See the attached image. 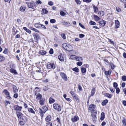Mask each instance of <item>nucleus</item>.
Segmentation results:
<instances>
[{"instance_id": "nucleus-1", "label": "nucleus", "mask_w": 126, "mask_h": 126, "mask_svg": "<svg viewBox=\"0 0 126 126\" xmlns=\"http://www.w3.org/2000/svg\"><path fill=\"white\" fill-rule=\"evenodd\" d=\"M62 47L63 48L69 52L72 51L73 50L72 46L68 44H63L62 45Z\"/></svg>"}, {"instance_id": "nucleus-2", "label": "nucleus", "mask_w": 126, "mask_h": 126, "mask_svg": "<svg viewBox=\"0 0 126 126\" xmlns=\"http://www.w3.org/2000/svg\"><path fill=\"white\" fill-rule=\"evenodd\" d=\"M53 107L54 109L58 111H60L61 110V106L58 104H54L53 105Z\"/></svg>"}, {"instance_id": "nucleus-3", "label": "nucleus", "mask_w": 126, "mask_h": 126, "mask_svg": "<svg viewBox=\"0 0 126 126\" xmlns=\"http://www.w3.org/2000/svg\"><path fill=\"white\" fill-rule=\"evenodd\" d=\"M16 113L18 118L20 119L21 118L22 119L24 118L26 119V117L25 116H24L23 114L21 112L17 111L16 112Z\"/></svg>"}, {"instance_id": "nucleus-4", "label": "nucleus", "mask_w": 126, "mask_h": 126, "mask_svg": "<svg viewBox=\"0 0 126 126\" xmlns=\"http://www.w3.org/2000/svg\"><path fill=\"white\" fill-rule=\"evenodd\" d=\"M55 65L54 63H49L47 65V68L48 69H54L55 68Z\"/></svg>"}, {"instance_id": "nucleus-5", "label": "nucleus", "mask_w": 126, "mask_h": 126, "mask_svg": "<svg viewBox=\"0 0 126 126\" xmlns=\"http://www.w3.org/2000/svg\"><path fill=\"white\" fill-rule=\"evenodd\" d=\"M95 106L93 104H91L89 105V107L88 109V111L91 112L92 111L94 110L95 108Z\"/></svg>"}, {"instance_id": "nucleus-6", "label": "nucleus", "mask_w": 126, "mask_h": 126, "mask_svg": "<svg viewBox=\"0 0 126 126\" xmlns=\"http://www.w3.org/2000/svg\"><path fill=\"white\" fill-rule=\"evenodd\" d=\"M13 108L14 110H15L20 111L21 110L22 107L21 106H19L18 105H15L13 106Z\"/></svg>"}, {"instance_id": "nucleus-7", "label": "nucleus", "mask_w": 126, "mask_h": 126, "mask_svg": "<svg viewBox=\"0 0 126 126\" xmlns=\"http://www.w3.org/2000/svg\"><path fill=\"white\" fill-rule=\"evenodd\" d=\"M6 95V98L8 99H10L11 97L10 95V93L6 90H4L3 91Z\"/></svg>"}, {"instance_id": "nucleus-8", "label": "nucleus", "mask_w": 126, "mask_h": 126, "mask_svg": "<svg viewBox=\"0 0 126 126\" xmlns=\"http://www.w3.org/2000/svg\"><path fill=\"white\" fill-rule=\"evenodd\" d=\"M60 75L62 78L65 81L67 80V78L66 75L64 73L61 72L60 73Z\"/></svg>"}, {"instance_id": "nucleus-9", "label": "nucleus", "mask_w": 126, "mask_h": 126, "mask_svg": "<svg viewBox=\"0 0 126 126\" xmlns=\"http://www.w3.org/2000/svg\"><path fill=\"white\" fill-rule=\"evenodd\" d=\"M97 114L96 111L94 112H92L91 115L93 118V120L94 121H96V115Z\"/></svg>"}, {"instance_id": "nucleus-10", "label": "nucleus", "mask_w": 126, "mask_h": 126, "mask_svg": "<svg viewBox=\"0 0 126 126\" xmlns=\"http://www.w3.org/2000/svg\"><path fill=\"white\" fill-rule=\"evenodd\" d=\"M79 119V118L77 115L73 116L71 119L72 121L73 122H77Z\"/></svg>"}, {"instance_id": "nucleus-11", "label": "nucleus", "mask_w": 126, "mask_h": 126, "mask_svg": "<svg viewBox=\"0 0 126 126\" xmlns=\"http://www.w3.org/2000/svg\"><path fill=\"white\" fill-rule=\"evenodd\" d=\"M106 23V21L103 20H101L99 22V25L102 26H104Z\"/></svg>"}, {"instance_id": "nucleus-12", "label": "nucleus", "mask_w": 126, "mask_h": 126, "mask_svg": "<svg viewBox=\"0 0 126 126\" xmlns=\"http://www.w3.org/2000/svg\"><path fill=\"white\" fill-rule=\"evenodd\" d=\"M115 28L117 29L120 26V23L118 20H116L115 22Z\"/></svg>"}, {"instance_id": "nucleus-13", "label": "nucleus", "mask_w": 126, "mask_h": 126, "mask_svg": "<svg viewBox=\"0 0 126 126\" xmlns=\"http://www.w3.org/2000/svg\"><path fill=\"white\" fill-rule=\"evenodd\" d=\"M35 95H36V98L37 100H40L42 99V95L40 93L37 94L36 93L35 94Z\"/></svg>"}, {"instance_id": "nucleus-14", "label": "nucleus", "mask_w": 126, "mask_h": 126, "mask_svg": "<svg viewBox=\"0 0 126 126\" xmlns=\"http://www.w3.org/2000/svg\"><path fill=\"white\" fill-rule=\"evenodd\" d=\"M28 110L29 112L33 114H35V110L34 109L28 108Z\"/></svg>"}, {"instance_id": "nucleus-15", "label": "nucleus", "mask_w": 126, "mask_h": 126, "mask_svg": "<svg viewBox=\"0 0 126 126\" xmlns=\"http://www.w3.org/2000/svg\"><path fill=\"white\" fill-rule=\"evenodd\" d=\"M34 37L36 41H38V40L40 38L39 34L37 33H36L34 35Z\"/></svg>"}, {"instance_id": "nucleus-16", "label": "nucleus", "mask_w": 126, "mask_h": 126, "mask_svg": "<svg viewBox=\"0 0 126 126\" xmlns=\"http://www.w3.org/2000/svg\"><path fill=\"white\" fill-rule=\"evenodd\" d=\"M51 119V117L50 115L47 116L45 118V119L46 121L49 122L50 121Z\"/></svg>"}, {"instance_id": "nucleus-17", "label": "nucleus", "mask_w": 126, "mask_h": 126, "mask_svg": "<svg viewBox=\"0 0 126 126\" xmlns=\"http://www.w3.org/2000/svg\"><path fill=\"white\" fill-rule=\"evenodd\" d=\"M105 117V115L104 112H103L101 114L100 119L101 121L103 120Z\"/></svg>"}, {"instance_id": "nucleus-18", "label": "nucleus", "mask_w": 126, "mask_h": 126, "mask_svg": "<svg viewBox=\"0 0 126 126\" xmlns=\"http://www.w3.org/2000/svg\"><path fill=\"white\" fill-rule=\"evenodd\" d=\"M45 100V99L43 98H42L40 100L39 103L41 105H44Z\"/></svg>"}, {"instance_id": "nucleus-19", "label": "nucleus", "mask_w": 126, "mask_h": 126, "mask_svg": "<svg viewBox=\"0 0 126 126\" xmlns=\"http://www.w3.org/2000/svg\"><path fill=\"white\" fill-rule=\"evenodd\" d=\"M33 3H29L28 4V6L29 8H31L32 9H33Z\"/></svg>"}, {"instance_id": "nucleus-20", "label": "nucleus", "mask_w": 126, "mask_h": 126, "mask_svg": "<svg viewBox=\"0 0 126 126\" xmlns=\"http://www.w3.org/2000/svg\"><path fill=\"white\" fill-rule=\"evenodd\" d=\"M39 112L40 114L41 117H43L44 116V112L40 108L39 109Z\"/></svg>"}, {"instance_id": "nucleus-21", "label": "nucleus", "mask_w": 126, "mask_h": 126, "mask_svg": "<svg viewBox=\"0 0 126 126\" xmlns=\"http://www.w3.org/2000/svg\"><path fill=\"white\" fill-rule=\"evenodd\" d=\"M39 53L42 55H44L46 54V51L44 50H42L39 51Z\"/></svg>"}, {"instance_id": "nucleus-22", "label": "nucleus", "mask_w": 126, "mask_h": 126, "mask_svg": "<svg viewBox=\"0 0 126 126\" xmlns=\"http://www.w3.org/2000/svg\"><path fill=\"white\" fill-rule=\"evenodd\" d=\"M92 6L94 10V13L97 12L98 10V8L97 7L95 6L93 4L92 5Z\"/></svg>"}, {"instance_id": "nucleus-23", "label": "nucleus", "mask_w": 126, "mask_h": 126, "mask_svg": "<svg viewBox=\"0 0 126 126\" xmlns=\"http://www.w3.org/2000/svg\"><path fill=\"white\" fill-rule=\"evenodd\" d=\"M58 58L59 60L61 61H64V59L63 57L62 56V55L61 54L58 56Z\"/></svg>"}, {"instance_id": "nucleus-24", "label": "nucleus", "mask_w": 126, "mask_h": 126, "mask_svg": "<svg viewBox=\"0 0 126 126\" xmlns=\"http://www.w3.org/2000/svg\"><path fill=\"white\" fill-rule=\"evenodd\" d=\"M104 95L105 96L109 98H111L112 96V95L109 94V93H106L104 94Z\"/></svg>"}, {"instance_id": "nucleus-25", "label": "nucleus", "mask_w": 126, "mask_h": 126, "mask_svg": "<svg viewBox=\"0 0 126 126\" xmlns=\"http://www.w3.org/2000/svg\"><path fill=\"white\" fill-rule=\"evenodd\" d=\"M10 72L12 73H14L15 74H17V72H16V70L13 69H10Z\"/></svg>"}, {"instance_id": "nucleus-26", "label": "nucleus", "mask_w": 126, "mask_h": 126, "mask_svg": "<svg viewBox=\"0 0 126 126\" xmlns=\"http://www.w3.org/2000/svg\"><path fill=\"white\" fill-rule=\"evenodd\" d=\"M13 91L14 93H16L18 91L15 85H13Z\"/></svg>"}, {"instance_id": "nucleus-27", "label": "nucleus", "mask_w": 126, "mask_h": 126, "mask_svg": "<svg viewBox=\"0 0 126 126\" xmlns=\"http://www.w3.org/2000/svg\"><path fill=\"white\" fill-rule=\"evenodd\" d=\"M108 100L107 99H105L102 102V105L103 106H104L106 105V104L108 103Z\"/></svg>"}, {"instance_id": "nucleus-28", "label": "nucleus", "mask_w": 126, "mask_h": 126, "mask_svg": "<svg viewBox=\"0 0 126 126\" xmlns=\"http://www.w3.org/2000/svg\"><path fill=\"white\" fill-rule=\"evenodd\" d=\"M55 101V100L53 98L50 97L49 99V102L50 104H52Z\"/></svg>"}, {"instance_id": "nucleus-29", "label": "nucleus", "mask_w": 126, "mask_h": 126, "mask_svg": "<svg viewBox=\"0 0 126 126\" xmlns=\"http://www.w3.org/2000/svg\"><path fill=\"white\" fill-rule=\"evenodd\" d=\"M64 25H66L67 27H69L70 26V23L69 22H68L64 21L62 23Z\"/></svg>"}, {"instance_id": "nucleus-30", "label": "nucleus", "mask_w": 126, "mask_h": 126, "mask_svg": "<svg viewBox=\"0 0 126 126\" xmlns=\"http://www.w3.org/2000/svg\"><path fill=\"white\" fill-rule=\"evenodd\" d=\"M122 122L124 126H126V118L123 117L122 119Z\"/></svg>"}, {"instance_id": "nucleus-31", "label": "nucleus", "mask_w": 126, "mask_h": 126, "mask_svg": "<svg viewBox=\"0 0 126 126\" xmlns=\"http://www.w3.org/2000/svg\"><path fill=\"white\" fill-rule=\"evenodd\" d=\"M81 71L82 73L83 74V75H84L85 74L86 72V68L84 67L81 68Z\"/></svg>"}, {"instance_id": "nucleus-32", "label": "nucleus", "mask_w": 126, "mask_h": 126, "mask_svg": "<svg viewBox=\"0 0 126 126\" xmlns=\"http://www.w3.org/2000/svg\"><path fill=\"white\" fill-rule=\"evenodd\" d=\"M23 29L25 30L26 32L30 34L31 33V31L29 29H28L26 27H24Z\"/></svg>"}, {"instance_id": "nucleus-33", "label": "nucleus", "mask_w": 126, "mask_h": 126, "mask_svg": "<svg viewBox=\"0 0 126 126\" xmlns=\"http://www.w3.org/2000/svg\"><path fill=\"white\" fill-rule=\"evenodd\" d=\"M26 119H25L24 118H23L22 120L23 121H20L19 122V124L20 125H23L25 124V120H26Z\"/></svg>"}, {"instance_id": "nucleus-34", "label": "nucleus", "mask_w": 126, "mask_h": 126, "mask_svg": "<svg viewBox=\"0 0 126 126\" xmlns=\"http://www.w3.org/2000/svg\"><path fill=\"white\" fill-rule=\"evenodd\" d=\"M94 18L95 21H97L100 19V18L97 15H94Z\"/></svg>"}, {"instance_id": "nucleus-35", "label": "nucleus", "mask_w": 126, "mask_h": 126, "mask_svg": "<svg viewBox=\"0 0 126 126\" xmlns=\"http://www.w3.org/2000/svg\"><path fill=\"white\" fill-rule=\"evenodd\" d=\"M41 24L39 23H35L34 24V26L37 28H40Z\"/></svg>"}, {"instance_id": "nucleus-36", "label": "nucleus", "mask_w": 126, "mask_h": 126, "mask_svg": "<svg viewBox=\"0 0 126 126\" xmlns=\"http://www.w3.org/2000/svg\"><path fill=\"white\" fill-rule=\"evenodd\" d=\"M98 14L99 15L101 16H103L104 15V12L102 11H99L98 13Z\"/></svg>"}, {"instance_id": "nucleus-37", "label": "nucleus", "mask_w": 126, "mask_h": 126, "mask_svg": "<svg viewBox=\"0 0 126 126\" xmlns=\"http://www.w3.org/2000/svg\"><path fill=\"white\" fill-rule=\"evenodd\" d=\"M29 28L32 30H33L37 32H39V31L36 29L33 28L32 27H30Z\"/></svg>"}, {"instance_id": "nucleus-38", "label": "nucleus", "mask_w": 126, "mask_h": 126, "mask_svg": "<svg viewBox=\"0 0 126 126\" xmlns=\"http://www.w3.org/2000/svg\"><path fill=\"white\" fill-rule=\"evenodd\" d=\"M82 60V58L81 57L77 56L76 60L78 61H80Z\"/></svg>"}, {"instance_id": "nucleus-39", "label": "nucleus", "mask_w": 126, "mask_h": 126, "mask_svg": "<svg viewBox=\"0 0 126 126\" xmlns=\"http://www.w3.org/2000/svg\"><path fill=\"white\" fill-rule=\"evenodd\" d=\"M77 58V56L74 55H71L70 56V59L72 60H76Z\"/></svg>"}, {"instance_id": "nucleus-40", "label": "nucleus", "mask_w": 126, "mask_h": 126, "mask_svg": "<svg viewBox=\"0 0 126 126\" xmlns=\"http://www.w3.org/2000/svg\"><path fill=\"white\" fill-rule=\"evenodd\" d=\"M43 111L44 113L47 110L48 108L47 107L45 106L43 107Z\"/></svg>"}, {"instance_id": "nucleus-41", "label": "nucleus", "mask_w": 126, "mask_h": 126, "mask_svg": "<svg viewBox=\"0 0 126 126\" xmlns=\"http://www.w3.org/2000/svg\"><path fill=\"white\" fill-rule=\"evenodd\" d=\"M95 92V90L93 88L92 89L91 91V94L90 96H93Z\"/></svg>"}, {"instance_id": "nucleus-42", "label": "nucleus", "mask_w": 126, "mask_h": 126, "mask_svg": "<svg viewBox=\"0 0 126 126\" xmlns=\"http://www.w3.org/2000/svg\"><path fill=\"white\" fill-rule=\"evenodd\" d=\"M26 9V8L24 6H21L20 8V10L21 11H25Z\"/></svg>"}, {"instance_id": "nucleus-43", "label": "nucleus", "mask_w": 126, "mask_h": 126, "mask_svg": "<svg viewBox=\"0 0 126 126\" xmlns=\"http://www.w3.org/2000/svg\"><path fill=\"white\" fill-rule=\"evenodd\" d=\"M72 70L74 71H75L76 72H78L79 69L77 67H76L74 68H73L72 69Z\"/></svg>"}, {"instance_id": "nucleus-44", "label": "nucleus", "mask_w": 126, "mask_h": 126, "mask_svg": "<svg viewBox=\"0 0 126 126\" xmlns=\"http://www.w3.org/2000/svg\"><path fill=\"white\" fill-rule=\"evenodd\" d=\"M40 29H46V27L43 25L41 24Z\"/></svg>"}, {"instance_id": "nucleus-45", "label": "nucleus", "mask_w": 126, "mask_h": 126, "mask_svg": "<svg viewBox=\"0 0 126 126\" xmlns=\"http://www.w3.org/2000/svg\"><path fill=\"white\" fill-rule=\"evenodd\" d=\"M73 98L74 99H76V101L79 100V99L78 97V96L76 94L75 95H74L73 97Z\"/></svg>"}, {"instance_id": "nucleus-46", "label": "nucleus", "mask_w": 126, "mask_h": 126, "mask_svg": "<svg viewBox=\"0 0 126 126\" xmlns=\"http://www.w3.org/2000/svg\"><path fill=\"white\" fill-rule=\"evenodd\" d=\"M5 59L4 57L1 56H0V62H2Z\"/></svg>"}, {"instance_id": "nucleus-47", "label": "nucleus", "mask_w": 126, "mask_h": 126, "mask_svg": "<svg viewBox=\"0 0 126 126\" xmlns=\"http://www.w3.org/2000/svg\"><path fill=\"white\" fill-rule=\"evenodd\" d=\"M89 24L90 25H95L96 24V23L93 21H90L89 22Z\"/></svg>"}, {"instance_id": "nucleus-48", "label": "nucleus", "mask_w": 126, "mask_h": 126, "mask_svg": "<svg viewBox=\"0 0 126 126\" xmlns=\"http://www.w3.org/2000/svg\"><path fill=\"white\" fill-rule=\"evenodd\" d=\"M70 93L71 94L73 97L76 94L73 91H70Z\"/></svg>"}, {"instance_id": "nucleus-49", "label": "nucleus", "mask_w": 126, "mask_h": 126, "mask_svg": "<svg viewBox=\"0 0 126 126\" xmlns=\"http://www.w3.org/2000/svg\"><path fill=\"white\" fill-rule=\"evenodd\" d=\"M61 35L62 38L63 39H66L65 34L64 33L62 34Z\"/></svg>"}, {"instance_id": "nucleus-50", "label": "nucleus", "mask_w": 126, "mask_h": 126, "mask_svg": "<svg viewBox=\"0 0 126 126\" xmlns=\"http://www.w3.org/2000/svg\"><path fill=\"white\" fill-rule=\"evenodd\" d=\"M113 87H114L115 88H117V87L118 86V84L117 83L114 82L113 83Z\"/></svg>"}, {"instance_id": "nucleus-51", "label": "nucleus", "mask_w": 126, "mask_h": 126, "mask_svg": "<svg viewBox=\"0 0 126 126\" xmlns=\"http://www.w3.org/2000/svg\"><path fill=\"white\" fill-rule=\"evenodd\" d=\"M42 11L44 13L47 14L48 12V11L45 9H43L42 10Z\"/></svg>"}, {"instance_id": "nucleus-52", "label": "nucleus", "mask_w": 126, "mask_h": 126, "mask_svg": "<svg viewBox=\"0 0 126 126\" xmlns=\"http://www.w3.org/2000/svg\"><path fill=\"white\" fill-rule=\"evenodd\" d=\"M56 20L54 19H52L50 20V22L51 23H55Z\"/></svg>"}, {"instance_id": "nucleus-53", "label": "nucleus", "mask_w": 126, "mask_h": 126, "mask_svg": "<svg viewBox=\"0 0 126 126\" xmlns=\"http://www.w3.org/2000/svg\"><path fill=\"white\" fill-rule=\"evenodd\" d=\"M56 120L58 122V124H59L60 125L61 124V121L60 118L58 117H57Z\"/></svg>"}, {"instance_id": "nucleus-54", "label": "nucleus", "mask_w": 126, "mask_h": 126, "mask_svg": "<svg viewBox=\"0 0 126 126\" xmlns=\"http://www.w3.org/2000/svg\"><path fill=\"white\" fill-rule=\"evenodd\" d=\"M4 102L6 104V106L7 105L10 104V102L8 101L5 100V101Z\"/></svg>"}, {"instance_id": "nucleus-55", "label": "nucleus", "mask_w": 126, "mask_h": 126, "mask_svg": "<svg viewBox=\"0 0 126 126\" xmlns=\"http://www.w3.org/2000/svg\"><path fill=\"white\" fill-rule=\"evenodd\" d=\"M115 88L116 89V93L117 94H119L120 92V90L119 88L118 87Z\"/></svg>"}, {"instance_id": "nucleus-56", "label": "nucleus", "mask_w": 126, "mask_h": 126, "mask_svg": "<svg viewBox=\"0 0 126 126\" xmlns=\"http://www.w3.org/2000/svg\"><path fill=\"white\" fill-rule=\"evenodd\" d=\"M46 124L47 125L46 126H52V123L51 122H48Z\"/></svg>"}, {"instance_id": "nucleus-57", "label": "nucleus", "mask_w": 126, "mask_h": 126, "mask_svg": "<svg viewBox=\"0 0 126 126\" xmlns=\"http://www.w3.org/2000/svg\"><path fill=\"white\" fill-rule=\"evenodd\" d=\"M60 14L62 16H64L65 15V13L63 11L60 12Z\"/></svg>"}, {"instance_id": "nucleus-58", "label": "nucleus", "mask_w": 126, "mask_h": 126, "mask_svg": "<svg viewBox=\"0 0 126 126\" xmlns=\"http://www.w3.org/2000/svg\"><path fill=\"white\" fill-rule=\"evenodd\" d=\"M122 79L124 81L126 80V76H123L122 78Z\"/></svg>"}, {"instance_id": "nucleus-59", "label": "nucleus", "mask_w": 126, "mask_h": 126, "mask_svg": "<svg viewBox=\"0 0 126 126\" xmlns=\"http://www.w3.org/2000/svg\"><path fill=\"white\" fill-rule=\"evenodd\" d=\"M75 2L77 4H80L81 2L79 0H75Z\"/></svg>"}, {"instance_id": "nucleus-60", "label": "nucleus", "mask_w": 126, "mask_h": 126, "mask_svg": "<svg viewBox=\"0 0 126 126\" xmlns=\"http://www.w3.org/2000/svg\"><path fill=\"white\" fill-rule=\"evenodd\" d=\"M83 2L87 3H90L92 1V0H83Z\"/></svg>"}, {"instance_id": "nucleus-61", "label": "nucleus", "mask_w": 126, "mask_h": 126, "mask_svg": "<svg viewBox=\"0 0 126 126\" xmlns=\"http://www.w3.org/2000/svg\"><path fill=\"white\" fill-rule=\"evenodd\" d=\"M15 65L14 64H12L10 65L11 69H13L15 68Z\"/></svg>"}, {"instance_id": "nucleus-62", "label": "nucleus", "mask_w": 126, "mask_h": 126, "mask_svg": "<svg viewBox=\"0 0 126 126\" xmlns=\"http://www.w3.org/2000/svg\"><path fill=\"white\" fill-rule=\"evenodd\" d=\"M82 62H77V65L79 66H80L82 65Z\"/></svg>"}, {"instance_id": "nucleus-63", "label": "nucleus", "mask_w": 126, "mask_h": 126, "mask_svg": "<svg viewBox=\"0 0 126 126\" xmlns=\"http://www.w3.org/2000/svg\"><path fill=\"white\" fill-rule=\"evenodd\" d=\"M36 4H41L42 2L40 0H38L36 1L35 2Z\"/></svg>"}, {"instance_id": "nucleus-64", "label": "nucleus", "mask_w": 126, "mask_h": 126, "mask_svg": "<svg viewBox=\"0 0 126 126\" xmlns=\"http://www.w3.org/2000/svg\"><path fill=\"white\" fill-rule=\"evenodd\" d=\"M111 68L112 69H113L114 68V65L113 63H111L110 64Z\"/></svg>"}]
</instances>
